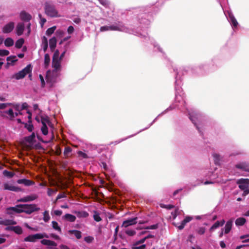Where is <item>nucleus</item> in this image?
I'll return each mask as SVG.
<instances>
[{
  "mask_svg": "<svg viewBox=\"0 0 249 249\" xmlns=\"http://www.w3.org/2000/svg\"><path fill=\"white\" fill-rule=\"evenodd\" d=\"M58 51H56L54 53L53 59V70L52 71H48L46 75L47 83L50 87L56 81V79L59 75V71L60 69V60L58 59Z\"/></svg>",
  "mask_w": 249,
  "mask_h": 249,
  "instance_id": "nucleus-1",
  "label": "nucleus"
},
{
  "mask_svg": "<svg viewBox=\"0 0 249 249\" xmlns=\"http://www.w3.org/2000/svg\"><path fill=\"white\" fill-rule=\"evenodd\" d=\"M32 71V66L31 64H29L23 70L15 73L13 77L16 79L19 80L23 78L26 75L29 74V77L31 79Z\"/></svg>",
  "mask_w": 249,
  "mask_h": 249,
  "instance_id": "nucleus-2",
  "label": "nucleus"
},
{
  "mask_svg": "<svg viewBox=\"0 0 249 249\" xmlns=\"http://www.w3.org/2000/svg\"><path fill=\"white\" fill-rule=\"evenodd\" d=\"M44 238H49V236L45 233H38L29 235L24 238V241L25 242H35L36 240Z\"/></svg>",
  "mask_w": 249,
  "mask_h": 249,
  "instance_id": "nucleus-3",
  "label": "nucleus"
},
{
  "mask_svg": "<svg viewBox=\"0 0 249 249\" xmlns=\"http://www.w3.org/2000/svg\"><path fill=\"white\" fill-rule=\"evenodd\" d=\"M239 187L244 191V195H246L249 193V179L248 178H241L237 181Z\"/></svg>",
  "mask_w": 249,
  "mask_h": 249,
  "instance_id": "nucleus-4",
  "label": "nucleus"
},
{
  "mask_svg": "<svg viewBox=\"0 0 249 249\" xmlns=\"http://www.w3.org/2000/svg\"><path fill=\"white\" fill-rule=\"evenodd\" d=\"M21 207L22 213L24 212L28 214L40 210V208L37 207L35 204H21Z\"/></svg>",
  "mask_w": 249,
  "mask_h": 249,
  "instance_id": "nucleus-5",
  "label": "nucleus"
},
{
  "mask_svg": "<svg viewBox=\"0 0 249 249\" xmlns=\"http://www.w3.org/2000/svg\"><path fill=\"white\" fill-rule=\"evenodd\" d=\"M45 13L51 17H59L60 16L54 6L52 5L47 4L46 5Z\"/></svg>",
  "mask_w": 249,
  "mask_h": 249,
  "instance_id": "nucleus-6",
  "label": "nucleus"
},
{
  "mask_svg": "<svg viewBox=\"0 0 249 249\" xmlns=\"http://www.w3.org/2000/svg\"><path fill=\"white\" fill-rule=\"evenodd\" d=\"M3 188L4 190H9L14 192H18L21 189L18 187L15 186L12 183L10 182H5L3 183Z\"/></svg>",
  "mask_w": 249,
  "mask_h": 249,
  "instance_id": "nucleus-7",
  "label": "nucleus"
},
{
  "mask_svg": "<svg viewBox=\"0 0 249 249\" xmlns=\"http://www.w3.org/2000/svg\"><path fill=\"white\" fill-rule=\"evenodd\" d=\"M15 27V23L13 22H10L5 25L2 29V31L4 34L11 33Z\"/></svg>",
  "mask_w": 249,
  "mask_h": 249,
  "instance_id": "nucleus-8",
  "label": "nucleus"
},
{
  "mask_svg": "<svg viewBox=\"0 0 249 249\" xmlns=\"http://www.w3.org/2000/svg\"><path fill=\"white\" fill-rule=\"evenodd\" d=\"M109 30L126 32L127 29L122 24H115L109 26Z\"/></svg>",
  "mask_w": 249,
  "mask_h": 249,
  "instance_id": "nucleus-9",
  "label": "nucleus"
},
{
  "mask_svg": "<svg viewBox=\"0 0 249 249\" xmlns=\"http://www.w3.org/2000/svg\"><path fill=\"white\" fill-rule=\"evenodd\" d=\"M16 221L13 219L0 218V225L4 226H10L16 225Z\"/></svg>",
  "mask_w": 249,
  "mask_h": 249,
  "instance_id": "nucleus-10",
  "label": "nucleus"
},
{
  "mask_svg": "<svg viewBox=\"0 0 249 249\" xmlns=\"http://www.w3.org/2000/svg\"><path fill=\"white\" fill-rule=\"evenodd\" d=\"M193 217L192 216H187L185 218V219L181 222V223L179 225L176 224V226L178 227V228L179 230H182L184 228L185 225L187 223L191 221Z\"/></svg>",
  "mask_w": 249,
  "mask_h": 249,
  "instance_id": "nucleus-11",
  "label": "nucleus"
},
{
  "mask_svg": "<svg viewBox=\"0 0 249 249\" xmlns=\"http://www.w3.org/2000/svg\"><path fill=\"white\" fill-rule=\"evenodd\" d=\"M37 196L36 194L31 195L25 196L23 198H20L18 200L19 202H28L33 201L37 198Z\"/></svg>",
  "mask_w": 249,
  "mask_h": 249,
  "instance_id": "nucleus-12",
  "label": "nucleus"
},
{
  "mask_svg": "<svg viewBox=\"0 0 249 249\" xmlns=\"http://www.w3.org/2000/svg\"><path fill=\"white\" fill-rule=\"evenodd\" d=\"M146 238H144L140 241L136 242L133 245L132 249H143L145 247V245L143 244L142 245L139 246L140 244H142L144 242Z\"/></svg>",
  "mask_w": 249,
  "mask_h": 249,
  "instance_id": "nucleus-13",
  "label": "nucleus"
},
{
  "mask_svg": "<svg viewBox=\"0 0 249 249\" xmlns=\"http://www.w3.org/2000/svg\"><path fill=\"white\" fill-rule=\"evenodd\" d=\"M136 220V217L127 219L123 222L122 227L126 228L129 226L134 225L137 223Z\"/></svg>",
  "mask_w": 249,
  "mask_h": 249,
  "instance_id": "nucleus-14",
  "label": "nucleus"
},
{
  "mask_svg": "<svg viewBox=\"0 0 249 249\" xmlns=\"http://www.w3.org/2000/svg\"><path fill=\"white\" fill-rule=\"evenodd\" d=\"M236 167L240 169L243 171L249 172V163L246 162H242L236 165Z\"/></svg>",
  "mask_w": 249,
  "mask_h": 249,
  "instance_id": "nucleus-15",
  "label": "nucleus"
},
{
  "mask_svg": "<svg viewBox=\"0 0 249 249\" xmlns=\"http://www.w3.org/2000/svg\"><path fill=\"white\" fill-rule=\"evenodd\" d=\"M24 29V24L23 23H18L16 27V34L20 36L23 34Z\"/></svg>",
  "mask_w": 249,
  "mask_h": 249,
  "instance_id": "nucleus-16",
  "label": "nucleus"
},
{
  "mask_svg": "<svg viewBox=\"0 0 249 249\" xmlns=\"http://www.w3.org/2000/svg\"><path fill=\"white\" fill-rule=\"evenodd\" d=\"M232 223L233 221L232 220H230L227 222L224 228L223 229V230L224 231L225 234H228V233H229V232L231 229Z\"/></svg>",
  "mask_w": 249,
  "mask_h": 249,
  "instance_id": "nucleus-17",
  "label": "nucleus"
},
{
  "mask_svg": "<svg viewBox=\"0 0 249 249\" xmlns=\"http://www.w3.org/2000/svg\"><path fill=\"white\" fill-rule=\"evenodd\" d=\"M6 229L12 231L18 234H21L23 232L21 227L18 226L8 227Z\"/></svg>",
  "mask_w": 249,
  "mask_h": 249,
  "instance_id": "nucleus-18",
  "label": "nucleus"
},
{
  "mask_svg": "<svg viewBox=\"0 0 249 249\" xmlns=\"http://www.w3.org/2000/svg\"><path fill=\"white\" fill-rule=\"evenodd\" d=\"M225 221L224 219L221 220V221H216L214 224L212 225V226L210 229V231H213L216 229L218 228L220 226H222L224 225Z\"/></svg>",
  "mask_w": 249,
  "mask_h": 249,
  "instance_id": "nucleus-19",
  "label": "nucleus"
},
{
  "mask_svg": "<svg viewBox=\"0 0 249 249\" xmlns=\"http://www.w3.org/2000/svg\"><path fill=\"white\" fill-rule=\"evenodd\" d=\"M228 18H229L230 22H231V24L233 28L237 27L238 23L236 19L233 16V15H232L230 13L229 14Z\"/></svg>",
  "mask_w": 249,
  "mask_h": 249,
  "instance_id": "nucleus-20",
  "label": "nucleus"
},
{
  "mask_svg": "<svg viewBox=\"0 0 249 249\" xmlns=\"http://www.w3.org/2000/svg\"><path fill=\"white\" fill-rule=\"evenodd\" d=\"M17 182L18 184H23L25 186H30L34 183L31 180L27 179H18V180Z\"/></svg>",
  "mask_w": 249,
  "mask_h": 249,
  "instance_id": "nucleus-21",
  "label": "nucleus"
},
{
  "mask_svg": "<svg viewBox=\"0 0 249 249\" xmlns=\"http://www.w3.org/2000/svg\"><path fill=\"white\" fill-rule=\"evenodd\" d=\"M41 244L44 245L48 246H56V244L53 241L47 240V239H43L41 241Z\"/></svg>",
  "mask_w": 249,
  "mask_h": 249,
  "instance_id": "nucleus-22",
  "label": "nucleus"
},
{
  "mask_svg": "<svg viewBox=\"0 0 249 249\" xmlns=\"http://www.w3.org/2000/svg\"><path fill=\"white\" fill-rule=\"evenodd\" d=\"M20 16L21 19L25 21H29L31 18V16L25 12H21Z\"/></svg>",
  "mask_w": 249,
  "mask_h": 249,
  "instance_id": "nucleus-23",
  "label": "nucleus"
},
{
  "mask_svg": "<svg viewBox=\"0 0 249 249\" xmlns=\"http://www.w3.org/2000/svg\"><path fill=\"white\" fill-rule=\"evenodd\" d=\"M4 43L5 46L9 47L12 46L14 45V41L12 38L7 37L4 40Z\"/></svg>",
  "mask_w": 249,
  "mask_h": 249,
  "instance_id": "nucleus-24",
  "label": "nucleus"
},
{
  "mask_svg": "<svg viewBox=\"0 0 249 249\" xmlns=\"http://www.w3.org/2000/svg\"><path fill=\"white\" fill-rule=\"evenodd\" d=\"M11 210H12L15 213H22L21 211V204L16 205L15 207H11Z\"/></svg>",
  "mask_w": 249,
  "mask_h": 249,
  "instance_id": "nucleus-25",
  "label": "nucleus"
},
{
  "mask_svg": "<svg viewBox=\"0 0 249 249\" xmlns=\"http://www.w3.org/2000/svg\"><path fill=\"white\" fill-rule=\"evenodd\" d=\"M6 113L8 115L10 119H13L15 116H17L18 114H20L21 113L19 112H15L14 113L13 110L12 109H9Z\"/></svg>",
  "mask_w": 249,
  "mask_h": 249,
  "instance_id": "nucleus-26",
  "label": "nucleus"
},
{
  "mask_svg": "<svg viewBox=\"0 0 249 249\" xmlns=\"http://www.w3.org/2000/svg\"><path fill=\"white\" fill-rule=\"evenodd\" d=\"M56 44V38L53 37L51 38L49 40V45L50 47L51 50H53Z\"/></svg>",
  "mask_w": 249,
  "mask_h": 249,
  "instance_id": "nucleus-27",
  "label": "nucleus"
},
{
  "mask_svg": "<svg viewBox=\"0 0 249 249\" xmlns=\"http://www.w3.org/2000/svg\"><path fill=\"white\" fill-rule=\"evenodd\" d=\"M26 107V104H24L22 105V106H20L19 104H13V107L14 108V109L16 110V111H18V112L20 113V111Z\"/></svg>",
  "mask_w": 249,
  "mask_h": 249,
  "instance_id": "nucleus-28",
  "label": "nucleus"
},
{
  "mask_svg": "<svg viewBox=\"0 0 249 249\" xmlns=\"http://www.w3.org/2000/svg\"><path fill=\"white\" fill-rule=\"evenodd\" d=\"M69 232L71 234H73L75 235L77 239H80L81 238V231L77 230H70Z\"/></svg>",
  "mask_w": 249,
  "mask_h": 249,
  "instance_id": "nucleus-29",
  "label": "nucleus"
},
{
  "mask_svg": "<svg viewBox=\"0 0 249 249\" xmlns=\"http://www.w3.org/2000/svg\"><path fill=\"white\" fill-rule=\"evenodd\" d=\"M24 43V40L23 38H19L17 41L15 43V47L18 49H20L22 47L23 44Z\"/></svg>",
  "mask_w": 249,
  "mask_h": 249,
  "instance_id": "nucleus-30",
  "label": "nucleus"
},
{
  "mask_svg": "<svg viewBox=\"0 0 249 249\" xmlns=\"http://www.w3.org/2000/svg\"><path fill=\"white\" fill-rule=\"evenodd\" d=\"M64 218L67 220L70 221V222H74L76 219V217L74 215H72L71 214H68V213L64 215Z\"/></svg>",
  "mask_w": 249,
  "mask_h": 249,
  "instance_id": "nucleus-31",
  "label": "nucleus"
},
{
  "mask_svg": "<svg viewBox=\"0 0 249 249\" xmlns=\"http://www.w3.org/2000/svg\"><path fill=\"white\" fill-rule=\"evenodd\" d=\"M246 222V219L243 217H240L237 218L235 221V224L236 226H242Z\"/></svg>",
  "mask_w": 249,
  "mask_h": 249,
  "instance_id": "nucleus-32",
  "label": "nucleus"
},
{
  "mask_svg": "<svg viewBox=\"0 0 249 249\" xmlns=\"http://www.w3.org/2000/svg\"><path fill=\"white\" fill-rule=\"evenodd\" d=\"M48 45V40L46 37L43 36L42 39V47L44 52H45L47 49Z\"/></svg>",
  "mask_w": 249,
  "mask_h": 249,
  "instance_id": "nucleus-33",
  "label": "nucleus"
},
{
  "mask_svg": "<svg viewBox=\"0 0 249 249\" xmlns=\"http://www.w3.org/2000/svg\"><path fill=\"white\" fill-rule=\"evenodd\" d=\"M196 232L199 235H203L206 231V228L203 227H199L196 229Z\"/></svg>",
  "mask_w": 249,
  "mask_h": 249,
  "instance_id": "nucleus-34",
  "label": "nucleus"
},
{
  "mask_svg": "<svg viewBox=\"0 0 249 249\" xmlns=\"http://www.w3.org/2000/svg\"><path fill=\"white\" fill-rule=\"evenodd\" d=\"M52 227L53 229H54L56 231H57L59 232H61V228L59 226L57 222L55 221H53L52 222Z\"/></svg>",
  "mask_w": 249,
  "mask_h": 249,
  "instance_id": "nucleus-35",
  "label": "nucleus"
},
{
  "mask_svg": "<svg viewBox=\"0 0 249 249\" xmlns=\"http://www.w3.org/2000/svg\"><path fill=\"white\" fill-rule=\"evenodd\" d=\"M75 213L79 217H87L89 215L88 213L85 211L78 212Z\"/></svg>",
  "mask_w": 249,
  "mask_h": 249,
  "instance_id": "nucleus-36",
  "label": "nucleus"
},
{
  "mask_svg": "<svg viewBox=\"0 0 249 249\" xmlns=\"http://www.w3.org/2000/svg\"><path fill=\"white\" fill-rule=\"evenodd\" d=\"M41 131L44 135L48 134V128L46 124H44V121H42V126L41 127Z\"/></svg>",
  "mask_w": 249,
  "mask_h": 249,
  "instance_id": "nucleus-37",
  "label": "nucleus"
},
{
  "mask_svg": "<svg viewBox=\"0 0 249 249\" xmlns=\"http://www.w3.org/2000/svg\"><path fill=\"white\" fill-rule=\"evenodd\" d=\"M43 219L45 222H48L50 219V216L49 215V212L45 211L43 213Z\"/></svg>",
  "mask_w": 249,
  "mask_h": 249,
  "instance_id": "nucleus-38",
  "label": "nucleus"
},
{
  "mask_svg": "<svg viewBox=\"0 0 249 249\" xmlns=\"http://www.w3.org/2000/svg\"><path fill=\"white\" fill-rule=\"evenodd\" d=\"M50 58L48 54L46 53L44 56V65L47 67L50 64Z\"/></svg>",
  "mask_w": 249,
  "mask_h": 249,
  "instance_id": "nucleus-39",
  "label": "nucleus"
},
{
  "mask_svg": "<svg viewBox=\"0 0 249 249\" xmlns=\"http://www.w3.org/2000/svg\"><path fill=\"white\" fill-rule=\"evenodd\" d=\"M35 139V134L33 133L32 135L26 138V140L29 143H32Z\"/></svg>",
  "mask_w": 249,
  "mask_h": 249,
  "instance_id": "nucleus-40",
  "label": "nucleus"
},
{
  "mask_svg": "<svg viewBox=\"0 0 249 249\" xmlns=\"http://www.w3.org/2000/svg\"><path fill=\"white\" fill-rule=\"evenodd\" d=\"M56 29V27L55 26H53L52 27L49 28L46 31V35L47 36L51 35L53 33V32H54V31Z\"/></svg>",
  "mask_w": 249,
  "mask_h": 249,
  "instance_id": "nucleus-41",
  "label": "nucleus"
},
{
  "mask_svg": "<svg viewBox=\"0 0 249 249\" xmlns=\"http://www.w3.org/2000/svg\"><path fill=\"white\" fill-rule=\"evenodd\" d=\"M3 174L4 176L10 178H12L14 175V174L13 172H9L7 170L3 171Z\"/></svg>",
  "mask_w": 249,
  "mask_h": 249,
  "instance_id": "nucleus-42",
  "label": "nucleus"
},
{
  "mask_svg": "<svg viewBox=\"0 0 249 249\" xmlns=\"http://www.w3.org/2000/svg\"><path fill=\"white\" fill-rule=\"evenodd\" d=\"M71 152V149L69 147H66L65 148L64 151V154L65 156L68 157L69 156L70 153Z\"/></svg>",
  "mask_w": 249,
  "mask_h": 249,
  "instance_id": "nucleus-43",
  "label": "nucleus"
},
{
  "mask_svg": "<svg viewBox=\"0 0 249 249\" xmlns=\"http://www.w3.org/2000/svg\"><path fill=\"white\" fill-rule=\"evenodd\" d=\"M94 240V237L91 236H88L84 238V241L88 243H90Z\"/></svg>",
  "mask_w": 249,
  "mask_h": 249,
  "instance_id": "nucleus-44",
  "label": "nucleus"
},
{
  "mask_svg": "<svg viewBox=\"0 0 249 249\" xmlns=\"http://www.w3.org/2000/svg\"><path fill=\"white\" fill-rule=\"evenodd\" d=\"M77 154L79 157H81L82 158L87 159L89 158V156L87 155V154L83 152L82 151H79L77 152Z\"/></svg>",
  "mask_w": 249,
  "mask_h": 249,
  "instance_id": "nucleus-45",
  "label": "nucleus"
},
{
  "mask_svg": "<svg viewBox=\"0 0 249 249\" xmlns=\"http://www.w3.org/2000/svg\"><path fill=\"white\" fill-rule=\"evenodd\" d=\"M125 233L129 236H133L135 234L136 232L133 230L128 229L126 230Z\"/></svg>",
  "mask_w": 249,
  "mask_h": 249,
  "instance_id": "nucleus-46",
  "label": "nucleus"
},
{
  "mask_svg": "<svg viewBox=\"0 0 249 249\" xmlns=\"http://www.w3.org/2000/svg\"><path fill=\"white\" fill-rule=\"evenodd\" d=\"M57 191V189L53 190L48 188L47 191V194L49 196H52L53 194H55Z\"/></svg>",
  "mask_w": 249,
  "mask_h": 249,
  "instance_id": "nucleus-47",
  "label": "nucleus"
},
{
  "mask_svg": "<svg viewBox=\"0 0 249 249\" xmlns=\"http://www.w3.org/2000/svg\"><path fill=\"white\" fill-rule=\"evenodd\" d=\"M9 54V52L6 50L0 49V56H7Z\"/></svg>",
  "mask_w": 249,
  "mask_h": 249,
  "instance_id": "nucleus-48",
  "label": "nucleus"
},
{
  "mask_svg": "<svg viewBox=\"0 0 249 249\" xmlns=\"http://www.w3.org/2000/svg\"><path fill=\"white\" fill-rule=\"evenodd\" d=\"M7 60L8 61H10L14 63L16 62L18 60L16 56H10L7 58Z\"/></svg>",
  "mask_w": 249,
  "mask_h": 249,
  "instance_id": "nucleus-49",
  "label": "nucleus"
},
{
  "mask_svg": "<svg viewBox=\"0 0 249 249\" xmlns=\"http://www.w3.org/2000/svg\"><path fill=\"white\" fill-rule=\"evenodd\" d=\"M249 234L248 235H244L240 236V239H245L242 242L243 243H246L249 242Z\"/></svg>",
  "mask_w": 249,
  "mask_h": 249,
  "instance_id": "nucleus-50",
  "label": "nucleus"
},
{
  "mask_svg": "<svg viewBox=\"0 0 249 249\" xmlns=\"http://www.w3.org/2000/svg\"><path fill=\"white\" fill-rule=\"evenodd\" d=\"M213 157L214 159V162L216 164H218L219 161V155L217 154H213Z\"/></svg>",
  "mask_w": 249,
  "mask_h": 249,
  "instance_id": "nucleus-51",
  "label": "nucleus"
},
{
  "mask_svg": "<svg viewBox=\"0 0 249 249\" xmlns=\"http://www.w3.org/2000/svg\"><path fill=\"white\" fill-rule=\"evenodd\" d=\"M93 218L94 220H95L97 222H99L102 220L99 214L96 213H95L93 215Z\"/></svg>",
  "mask_w": 249,
  "mask_h": 249,
  "instance_id": "nucleus-52",
  "label": "nucleus"
},
{
  "mask_svg": "<svg viewBox=\"0 0 249 249\" xmlns=\"http://www.w3.org/2000/svg\"><path fill=\"white\" fill-rule=\"evenodd\" d=\"M39 79L41 82V86L42 87H44L45 85V80L44 79L43 76L42 75L39 74Z\"/></svg>",
  "mask_w": 249,
  "mask_h": 249,
  "instance_id": "nucleus-53",
  "label": "nucleus"
},
{
  "mask_svg": "<svg viewBox=\"0 0 249 249\" xmlns=\"http://www.w3.org/2000/svg\"><path fill=\"white\" fill-rule=\"evenodd\" d=\"M100 3L105 7L108 5V2L107 0H98Z\"/></svg>",
  "mask_w": 249,
  "mask_h": 249,
  "instance_id": "nucleus-54",
  "label": "nucleus"
},
{
  "mask_svg": "<svg viewBox=\"0 0 249 249\" xmlns=\"http://www.w3.org/2000/svg\"><path fill=\"white\" fill-rule=\"evenodd\" d=\"M181 211L178 210H176V211L174 213H172V215L174 219H175L178 214H180Z\"/></svg>",
  "mask_w": 249,
  "mask_h": 249,
  "instance_id": "nucleus-55",
  "label": "nucleus"
},
{
  "mask_svg": "<svg viewBox=\"0 0 249 249\" xmlns=\"http://www.w3.org/2000/svg\"><path fill=\"white\" fill-rule=\"evenodd\" d=\"M6 213L7 214H9V215H12L15 213L14 212V211H13L12 210H11V208L10 207H9V208H7L6 209Z\"/></svg>",
  "mask_w": 249,
  "mask_h": 249,
  "instance_id": "nucleus-56",
  "label": "nucleus"
},
{
  "mask_svg": "<svg viewBox=\"0 0 249 249\" xmlns=\"http://www.w3.org/2000/svg\"><path fill=\"white\" fill-rule=\"evenodd\" d=\"M109 26H102L100 29V30L101 32H104V31H109Z\"/></svg>",
  "mask_w": 249,
  "mask_h": 249,
  "instance_id": "nucleus-57",
  "label": "nucleus"
},
{
  "mask_svg": "<svg viewBox=\"0 0 249 249\" xmlns=\"http://www.w3.org/2000/svg\"><path fill=\"white\" fill-rule=\"evenodd\" d=\"M26 128L29 131L31 132L33 130V125L31 124H26L25 125Z\"/></svg>",
  "mask_w": 249,
  "mask_h": 249,
  "instance_id": "nucleus-58",
  "label": "nucleus"
},
{
  "mask_svg": "<svg viewBox=\"0 0 249 249\" xmlns=\"http://www.w3.org/2000/svg\"><path fill=\"white\" fill-rule=\"evenodd\" d=\"M63 34H64V32L61 30H58L56 32V35L57 36L61 37V36H62Z\"/></svg>",
  "mask_w": 249,
  "mask_h": 249,
  "instance_id": "nucleus-59",
  "label": "nucleus"
},
{
  "mask_svg": "<svg viewBox=\"0 0 249 249\" xmlns=\"http://www.w3.org/2000/svg\"><path fill=\"white\" fill-rule=\"evenodd\" d=\"M73 31H74L73 27L72 26H70L67 29L68 33L70 34H71L73 32Z\"/></svg>",
  "mask_w": 249,
  "mask_h": 249,
  "instance_id": "nucleus-60",
  "label": "nucleus"
},
{
  "mask_svg": "<svg viewBox=\"0 0 249 249\" xmlns=\"http://www.w3.org/2000/svg\"><path fill=\"white\" fill-rule=\"evenodd\" d=\"M39 16L40 17V15H39ZM40 18H41V17H40ZM46 20L45 18H40V23L41 27H42L43 26V25H44V23L46 22Z\"/></svg>",
  "mask_w": 249,
  "mask_h": 249,
  "instance_id": "nucleus-61",
  "label": "nucleus"
},
{
  "mask_svg": "<svg viewBox=\"0 0 249 249\" xmlns=\"http://www.w3.org/2000/svg\"><path fill=\"white\" fill-rule=\"evenodd\" d=\"M66 196L65 195V194H59L57 197H56V200H58V199H60V198H64Z\"/></svg>",
  "mask_w": 249,
  "mask_h": 249,
  "instance_id": "nucleus-62",
  "label": "nucleus"
},
{
  "mask_svg": "<svg viewBox=\"0 0 249 249\" xmlns=\"http://www.w3.org/2000/svg\"><path fill=\"white\" fill-rule=\"evenodd\" d=\"M53 213L55 215L59 216L62 214V212L61 210H55L54 211Z\"/></svg>",
  "mask_w": 249,
  "mask_h": 249,
  "instance_id": "nucleus-63",
  "label": "nucleus"
},
{
  "mask_svg": "<svg viewBox=\"0 0 249 249\" xmlns=\"http://www.w3.org/2000/svg\"><path fill=\"white\" fill-rule=\"evenodd\" d=\"M73 21L74 23L78 24L80 22L81 19L79 18L76 17L73 19Z\"/></svg>",
  "mask_w": 249,
  "mask_h": 249,
  "instance_id": "nucleus-64",
  "label": "nucleus"
}]
</instances>
